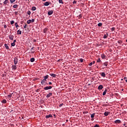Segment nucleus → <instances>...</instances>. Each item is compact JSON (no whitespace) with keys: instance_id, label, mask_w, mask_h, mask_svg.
Masks as SVG:
<instances>
[{"instance_id":"nucleus-15","label":"nucleus","mask_w":127,"mask_h":127,"mask_svg":"<svg viewBox=\"0 0 127 127\" xmlns=\"http://www.w3.org/2000/svg\"><path fill=\"white\" fill-rule=\"evenodd\" d=\"M12 68L13 70H16V65H12Z\"/></svg>"},{"instance_id":"nucleus-12","label":"nucleus","mask_w":127,"mask_h":127,"mask_svg":"<svg viewBox=\"0 0 127 127\" xmlns=\"http://www.w3.org/2000/svg\"><path fill=\"white\" fill-rule=\"evenodd\" d=\"M101 75L102 77H106V73H105V72H102Z\"/></svg>"},{"instance_id":"nucleus-23","label":"nucleus","mask_w":127,"mask_h":127,"mask_svg":"<svg viewBox=\"0 0 127 127\" xmlns=\"http://www.w3.org/2000/svg\"><path fill=\"white\" fill-rule=\"evenodd\" d=\"M94 117H95V113H93L91 115V118H92V119H93V118H94Z\"/></svg>"},{"instance_id":"nucleus-25","label":"nucleus","mask_w":127,"mask_h":127,"mask_svg":"<svg viewBox=\"0 0 127 127\" xmlns=\"http://www.w3.org/2000/svg\"><path fill=\"white\" fill-rule=\"evenodd\" d=\"M101 57L102 59H105V58H106V56H105V55H101Z\"/></svg>"},{"instance_id":"nucleus-35","label":"nucleus","mask_w":127,"mask_h":127,"mask_svg":"<svg viewBox=\"0 0 127 127\" xmlns=\"http://www.w3.org/2000/svg\"><path fill=\"white\" fill-rule=\"evenodd\" d=\"M11 24H13L14 23V21L12 20L10 22Z\"/></svg>"},{"instance_id":"nucleus-7","label":"nucleus","mask_w":127,"mask_h":127,"mask_svg":"<svg viewBox=\"0 0 127 127\" xmlns=\"http://www.w3.org/2000/svg\"><path fill=\"white\" fill-rule=\"evenodd\" d=\"M14 36H13V35H10V36H9V39H10V40H13V38H14Z\"/></svg>"},{"instance_id":"nucleus-21","label":"nucleus","mask_w":127,"mask_h":127,"mask_svg":"<svg viewBox=\"0 0 127 127\" xmlns=\"http://www.w3.org/2000/svg\"><path fill=\"white\" fill-rule=\"evenodd\" d=\"M4 46H5L6 49H8L9 47H8V46H7V44H5Z\"/></svg>"},{"instance_id":"nucleus-31","label":"nucleus","mask_w":127,"mask_h":127,"mask_svg":"<svg viewBox=\"0 0 127 127\" xmlns=\"http://www.w3.org/2000/svg\"><path fill=\"white\" fill-rule=\"evenodd\" d=\"M11 46H15V43H12L11 44Z\"/></svg>"},{"instance_id":"nucleus-54","label":"nucleus","mask_w":127,"mask_h":127,"mask_svg":"<svg viewBox=\"0 0 127 127\" xmlns=\"http://www.w3.org/2000/svg\"><path fill=\"white\" fill-rule=\"evenodd\" d=\"M45 30H47V29H45Z\"/></svg>"},{"instance_id":"nucleus-11","label":"nucleus","mask_w":127,"mask_h":127,"mask_svg":"<svg viewBox=\"0 0 127 127\" xmlns=\"http://www.w3.org/2000/svg\"><path fill=\"white\" fill-rule=\"evenodd\" d=\"M103 89V85H100L98 86V90H102Z\"/></svg>"},{"instance_id":"nucleus-38","label":"nucleus","mask_w":127,"mask_h":127,"mask_svg":"<svg viewBox=\"0 0 127 127\" xmlns=\"http://www.w3.org/2000/svg\"><path fill=\"white\" fill-rule=\"evenodd\" d=\"M31 22H34V19L31 20Z\"/></svg>"},{"instance_id":"nucleus-47","label":"nucleus","mask_w":127,"mask_h":127,"mask_svg":"<svg viewBox=\"0 0 127 127\" xmlns=\"http://www.w3.org/2000/svg\"><path fill=\"white\" fill-rule=\"evenodd\" d=\"M4 28H6V26L5 25H4Z\"/></svg>"},{"instance_id":"nucleus-36","label":"nucleus","mask_w":127,"mask_h":127,"mask_svg":"<svg viewBox=\"0 0 127 127\" xmlns=\"http://www.w3.org/2000/svg\"><path fill=\"white\" fill-rule=\"evenodd\" d=\"M97 62H101V59L99 58L97 60Z\"/></svg>"},{"instance_id":"nucleus-52","label":"nucleus","mask_w":127,"mask_h":127,"mask_svg":"<svg viewBox=\"0 0 127 127\" xmlns=\"http://www.w3.org/2000/svg\"><path fill=\"white\" fill-rule=\"evenodd\" d=\"M28 14L29 15L30 14V12L29 13H28Z\"/></svg>"},{"instance_id":"nucleus-24","label":"nucleus","mask_w":127,"mask_h":127,"mask_svg":"<svg viewBox=\"0 0 127 127\" xmlns=\"http://www.w3.org/2000/svg\"><path fill=\"white\" fill-rule=\"evenodd\" d=\"M32 10H36V7L35 6H33L32 7Z\"/></svg>"},{"instance_id":"nucleus-5","label":"nucleus","mask_w":127,"mask_h":127,"mask_svg":"<svg viewBox=\"0 0 127 127\" xmlns=\"http://www.w3.org/2000/svg\"><path fill=\"white\" fill-rule=\"evenodd\" d=\"M53 10H50V11H49L48 13V14L49 15H51V14H53Z\"/></svg>"},{"instance_id":"nucleus-22","label":"nucleus","mask_w":127,"mask_h":127,"mask_svg":"<svg viewBox=\"0 0 127 127\" xmlns=\"http://www.w3.org/2000/svg\"><path fill=\"white\" fill-rule=\"evenodd\" d=\"M2 103L3 104H5L6 103V100L5 99H4L2 101Z\"/></svg>"},{"instance_id":"nucleus-28","label":"nucleus","mask_w":127,"mask_h":127,"mask_svg":"<svg viewBox=\"0 0 127 127\" xmlns=\"http://www.w3.org/2000/svg\"><path fill=\"white\" fill-rule=\"evenodd\" d=\"M104 65L106 66H108V63L107 62H105L104 63Z\"/></svg>"},{"instance_id":"nucleus-13","label":"nucleus","mask_w":127,"mask_h":127,"mask_svg":"<svg viewBox=\"0 0 127 127\" xmlns=\"http://www.w3.org/2000/svg\"><path fill=\"white\" fill-rule=\"evenodd\" d=\"M107 90L105 89V90L104 91V92L103 93V96H105V95H106V94H107Z\"/></svg>"},{"instance_id":"nucleus-32","label":"nucleus","mask_w":127,"mask_h":127,"mask_svg":"<svg viewBox=\"0 0 127 127\" xmlns=\"http://www.w3.org/2000/svg\"><path fill=\"white\" fill-rule=\"evenodd\" d=\"M59 1L60 3H63V1H62V0H59Z\"/></svg>"},{"instance_id":"nucleus-2","label":"nucleus","mask_w":127,"mask_h":127,"mask_svg":"<svg viewBox=\"0 0 127 127\" xmlns=\"http://www.w3.org/2000/svg\"><path fill=\"white\" fill-rule=\"evenodd\" d=\"M46 81H47L46 79H43L41 81V84H42V85H44V84H46Z\"/></svg>"},{"instance_id":"nucleus-1","label":"nucleus","mask_w":127,"mask_h":127,"mask_svg":"<svg viewBox=\"0 0 127 127\" xmlns=\"http://www.w3.org/2000/svg\"><path fill=\"white\" fill-rule=\"evenodd\" d=\"M17 62H18V59H17V58H15L14 60V63L15 65H16V64H17Z\"/></svg>"},{"instance_id":"nucleus-17","label":"nucleus","mask_w":127,"mask_h":127,"mask_svg":"<svg viewBox=\"0 0 127 127\" xmlns=\"http://www.w3.org/2000/svg\"><path fill=\"white\" fill-rule=\"evenodd\" d=\"M49 77V75H47L44 76V79H45V80H46L47 79H48Z\"/></svg>"},{"instance_id":"nucleus-26","label":"nucleus","mask_w":127,"mask_h":127,"mask_svg":"<svg viewBox=\"0 0 127 127\" xmlns=\"http://www.w3.org/2000/svg\"><path fill=\"white\" fill-rule=\"evenodd\" d=\"M15 27H16V28H17V27H19V26H18V24H17V23H15Z\"/></svg>"},{"instance_id":"nucleus-53","label":"nucleus","mask_w":127,"mask_h":127,"mask_svg":"<svg viewBox=\"0 0 127 127\" xmlns=\"http://www.w3.org/2000/svg\"><path fill=\"white\" fill-rule=\"evenodd\" d=\"M126 82H127V79L126 80Z\"/></svg>"},{"instance_id":"nucleus-8","label":"nucleus","mask_w":127,"mask_h":127,"mask_svg":"<svg viewBox=\"0 0 127 127\" xmlns=\"http://www.w3.org/2000/svg\"><path fill=\"white\" fill-rule=\"evenodd\" d=\"M110 114H111V113L110 112H106L104 113V115L107 116L110 115Z\"/></svg>"},{"instance_id":"nucleus-40","label":"nucleus","mask_w":127,"mask_h":127,"mask_svg":"<svg viewBox=\"0 0 127 127\" xmlns=\"http://www.w3.org/2000/svg\"><path fill=\"white\" fill-rule=\"evenodd\" d=\"M111 30H112V31H114V30H115V28H111Z\"/></svg>"},{"instance_id":"nucleus-34","label":"nucleus","mask_w":127,"mask_h":127,"mask_svg":"<svg viewBox=\"0 0 127 127\" xmlns=\"http://www.w3.org/2000/svg\"><path fill=\"white\" fill-rule=\"evenodd\" d=\"M107 37H108V36H107V35H104L103 38H104V39H106V38H107Z\"/></svg>"},{"instance_id":"nucleus-19","label":"nucleus","mask_w":127,"mask_h":127,"mask_svg":"<svg viewBox=\"0 0 127 127\" xmlns=\"http://www.w3.org/2000/svg\"><path fill=\"white\" fill-rule=\"evenodd\" d=\"M17 34H21V31H20V30H18L17 32Z\"/></svg>"},{"instance_id":"nucleus-45","label":"nucleus","mask_w":127,"mask_h":127,"mask_svg":"<svg viewBox=\"0 0 127 127\" xmlns=\"http://www.w3.org/2000/svg\"><path fill=\"white\" fill-rule=\"evenodd\" d=\"M63 105V104H61L60 105V107H62V105Z\"/></svg>"},{"instance_id":"nucleus-6","label":"nucleus","mask_w":127,"mask_h":127,"mask_svg":"<svg viewBox=\"0 0 127 127\" xmlns=\"http://www.w3.org/2000/svg\"><path fill=\"white\" fill-rule=\"evenodd\" d=\"M46 119H49V118H52V115L50 114L46 116Z\"/></svg>"},{"instance_id":"nucleus-27","label":"nucleus","mask_w":127,"mask_h":127,"mask_svg":"<svg viewBox=\"0 0 127 127\" xmlns=\"http://www.w3.org/2000/svg\"><path fill=\"white\" fill-rule=\"evenodd\" d=\"M13 7H14V8H16V7H17V4L13 5Z\"/></svg>"},{"instance_id":"nucleus-51","label":"nucleus","mask_w":127,"mask_h":127,"mask_svg":"<svg viewBox=\"0 0 127 127\" xmlns=\"http://www.w3.org/2000/svg\"><path fill=\"white\" fill-rule=\"evenodd\" d=\"M43 1H46V0H43Z\"/></svg>"},{"instance_id":"nucleus-43","label":"nucleus","mask_w":127,"mask_h":127,"mask_svg":"<svg viewBox=\"0 0 127 127\" xmlns=\"http://www.w3.org/2000/svg\"><path fill=\"white\" fill-rule=\"evenodd\" d=\"M49 85H52V83L51 82H50L49 83Z\"/></svg>"},{"instance_id":"nucleus-14","label":"nucleus","mask_w":127,"mask_h":127,"mask_svg":"<svg viewBox=\"0 0 127 127\" xmlns=\"http://www.w3.org/2000/svg\"><path fill=\"white\" fill-rule=\"evenodd\" d=\"M4 4H7V3H8V0H5L4 2H3Z\"/></svg>"},{"instance_id":"nucleus-42","label":"nucleus","mask_w":127,"mask_h":127,"mask_svg":"<svg viewBox=\"0 0 127 127\" xmlns=\"http://www.w3.org/2000/svg\"><path fill=\"white\" fill-rule=\"evenodd\" d=\"M84 61V60H83V59H80V62H83Z\"/></svg>"},{"instance_id":"nucleus-4","label":"nucleus","mask_w":127,"mask_h":127,"mask_svg":"<svg viewBox=\"0 0 127 127\" xmlns=\"http://www.w3.org/2000/svg\"><path fill=\"white\" fill-rule=\"evenodd\" d=\"M49 4H50V2L48 1H47L44 3V5H45L46 6L49 5Z\"/></svg>"},{"instance_id":"nucleus-37","label":"nucleus","mask_w":127,"mask_h":127,"mask_svg":"<svg viewBox=\"0 0 127 127\" xmlns=\"http://www.w3.org/2000/svg\"><path fill=\"white\" fill-rule=\"evenodd\" d=\"M99 125H95L94 126V127H99Z\"/></svg>"},{"instance_id":"nucleus-3","label":"nucleus","mask_w":127,"mask_h":127,"mask_svg":"<svg viewBox=\"0 0 127 127\" xmlns=\"http://www.w3.org/2000/svg\"><path fill=\"white\" fill-rule=\"evenodd\" d=\"M45 90H50V89H52V86H46L44 88Z\"/></svg>"},{"instance_id":"nucleus-46","label":"nucleus","mask_w":127,"mask_h":127,"mask_svg":"<svg viewBox=\"0 0 127 127\" xmlns=\"http://www.w3.org/2000/svg\"><path fill=\"white\" fill-rule=\"evenodd\" d=\"M76 2H77V1H74L73 2V3H76Z\"/></svg>"},{"instance_id":"nucleus-9","label":"nucleus","mask_w":127,"mask_h":127,"mask_svg":"<svg viewBox=\"0 0 127 127\" xmlns=\"http://www.w3.org/2000/svg\"><path fill=\"white\" fill-rule=\"evenodd\" d=\"M51 96H52V93H50L49 94L47 95V98H50V97H51Z\"/></svg>"},{"instance_id":"nucleus-18","label":"nucleus","mask_w":127,"mask_h":127,"mask_svg":"<svg viewBox=\"0 0 127 127\" xmlns=\"http://www.w3.org/2000/svg\"><path fill=\"white\" fill-rule=\"evenodd\" d=\"M35 59H34V58H32L30 59V61L31 62H34Z\"/></svg>"},{"instance_id":"nucleus-39","label":"nucleus","mask_w":127,"mask_h":127,"mask_svg":"<svg viewBox=\"0 0 127 127\" xmlns=\"http://www.w3.org/2000/svg\"><path fill=\"white\" fill-rule=\"evenodd\" d=\"M89 65V66H92V65H93V63H90Z\"/></svg>"},{"instance_id":"nucleus-55","label":"nucleus","mask_w":127,"mask_h":127,"mask_svg":"<svg viewBox=\"0 0 127 127\" xmlns=\"http://www.w3.org/2000/svg\"><path fill=\"white\" fill-rule=\"evenodd\" d=\"M124 126H126V124H124Z\"/></svg>"},{"instance_id":"nucleus-29","label":"nucleus","mask_w":127,"mask_h":127,"mask_svg":"<svg viewBox=\"0 0 127 127\" xmlns=\"http://www.w3.org/2000/svg\"><path fill=\"white\" fill-rule=\"evenodd\" d=\"M11 3H12L13 2H14L15 1V0H10Z\"/></svg>"},{"instance_id":"nucleus-10","label":"nucleus","mask_w":127,"mask_h":127,"mask_svg":"<svg viewBox=\"0 0 127 127\" xmlns=\"http://www.w3.org/2000/svg\"><path fill=\"white\" fill-rule=\"evenodd\" d=\"M50 76H51L52 77H53L54 78H55V77H56V74L54 73H50Z\"/></svg>"},{"instance_id":"nucleus-56","label":"nucleus","mask_w":127,"mask_h":127,"mask_svg":"<svg viewBox=\"0 0 127 127\" xmlns=\"http://www.w3.org/2000/svg\"><path fill=\"white\" fill-rule=\"evenodd\" d=\"M126 41H127V40H126Z\"/></svg>"},{"instance_id":"nucleus-49","label":"nucleus","mask_w":127,"mask_h":127,"mask_svg":"<svg viewBox=\"0 0 127 127\" xmlns=\"http://www.w3.org/2000/svg\"><path fill=\"white\" fill-rule=\"evenodd\" d=\"M127 78V77H124V80H126Z\"/></svg>"},{"instance_id":"nucleus-33","label":"nucleus","mask_w":127,"mask_h":127,"mask_svg":"<svg viewBox=\"0 0 127 127\" xmlns=\"http://www.w3.org/2000/svg\"><path fill=\"white\" fill-rule=\"evenodd\" d=\"M8 97H9V98H11V97H12V94H10V95H8Z\"/></svg>"},{"instance_id":"nucleus-16","label":"nucleus","mask_w":127,"mask_h":127,"mask_svg":"<svg viewBox=\"0 0 127 127\" xmlns=\"http://www.w3.org/2000/svg\"><path fill=\"white\" fill-rule=\"evenodd\" d=\"M115 124H119V123H121V121L118 120L115 121Z\"/></svg>"},{"instance_id":"nucleus-41","label":"nucleus","mask_w":127,"mask_h":127,"mask_svg":"<svg viewBox=\"0 0 127 127\" xmlns=\"http://www.w3.org/2000/svg\"><path fill=\"white\" fill-rule=\"evenodd\" d=\"M26 26H27V25L26 24H25L24 28H26Z\"/></svg>"},{"instance_id":"nucleus-30","label":"nucleus","mask_w":127,"mask_h":127,"mask_svg":"<svg viewBox=\"0 0 127 127\" xmlns=\"http://www.w3.org/2000/svg\"><path fill=\"white\" fill-rule=\"evenodd\" d=\"M102 25H103V24H102V23H99L98 24V25L99 26H102Z\"/></svg>"},{"instance_id":"nucleus-50","label":"nucleus","mask_w":127,"mask_h":127,"mask_svg":"<svg viewBox=\"0 0 127 127\" xmlns=\"http://www.w3.org/2000/svg\"><path fill=\"white\" fill-rule=\"evenodd\" d=\"M33 47H32L31 49V50H33Z\"/></svg>"},{"instance_id":"nucleus-44","label":"nucleus","mask_w":127,"mask_h":127,"mask_svg":"<svg viewBox=\"0 0 127 127\" xmlns=\"http://www.w3.org/2000/svg\"><path fill=\"white\" fill-rule=\"evenodd\" d=\"M15 42H16V40H14L13 43H15Z\"/></svg>"},{"instance_id":"nucleus-20","label":"nucleus","mask_w":127,"mask_h":127,"mask_svg":"<svg viewBox=\"0 0 127 127\" xmlns=\"http://www.w3.org/2000/svg\"><path fill=\"white\" fill-rule=\"evenodd\" d=\"M27 23L28 24H30V23H31V20L30 19V20L27 21Z\"/></svg>"},{"instance_id":"nucleus-48","label":"nucleus","mask_w":127,"mask_h":127,"mask_svg":"<svg viewBox=\"0 0 127 127\" xmlns=\"http://www.w3.org/2000/svg\"><path fill=\"white\" fill-rule=\"evenodd\" d=\"M92 64H95V61H93V62H91Z\"/></svg>"}]
</instances>
